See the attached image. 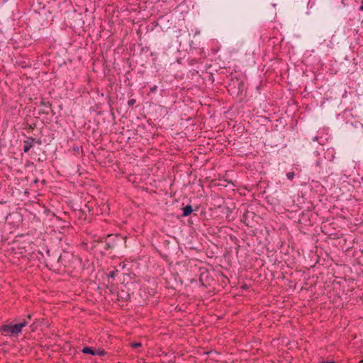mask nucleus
Segmentation results:
<instances>
[{"instance_id": "33", "label": "nucleus", "mask_w": 363, "mask_h": 363, "mask_svg": "<svg viewBox=\"0 0 363 363\" xmlns=\"http://www.w3.org/2000/svg\"><path fill=\"white\" fill-rule=\"evenodd\" d=\"M304 217H305V214H304V213H302V215H301V218H303H303H304Z\"/></svg>"}, {"instance_id": "18", "label": "nucleus", "mask_w": 363, "mask_h": 363, "mask_svg": "<svg viewBox=\"0 0 363 363\" xmlns=\"http://www.w3.org/2000/svg\"><path fill=\"white\" fill-rule=\"evenodd\" d=\"M294 175H295V174H294V172H288V173L286 174V177H287V179H289V180L292 181V180H293V179L294 178Z\"/></svg>"}, {"instance_id": "1", "label": "nucleus", "mask_w": 363, "mask_h": 363, "mask_svg": "<svg viewBox=\"0 0 363 363\" xmlns=\"http://www.w3.org/2000/svg\"><path fill=\"white\" fill-rule=\"evenodd\" d=\"M126 237L119 234H109L106 237L99 238L93 242L94 247H97L99 245L102 244L105 252L111 254L113 250H118L125 245Z\"/></svg>"}, {"instance_id": "22", "label": "nucleus", "mask_w": 363, "mask_h": 363, "mask_svg": "<svg viewBox=\"0 0 363 363\" xmlns=\"http://www.w3.org/2000/svg\"><path fill=\"white\" fill-rule=\"evenodd\" d=\"M80 149H82V147L78 146V145H74L72 147L73 151L77 152L79 151Z\"/></svg>"}, {"instance_id": "29", "label": "nucleus", "mask_w": 363, "mask_h": 363, "mask_svg": "<svg viewBox=\"0 0 363 363\" xmlns=\"http://www.w3.org/2000/svg\"><path fill=\"white\" fill-rule=\"evenodd\" d=\"M40 182H41L43 186L46 184V181L45 179H43Z\"/></svg>"}, {"instance_id": "21", "label": "nucleus", "mask_w": 363, "mask_h": 363, "mask_svg": "<svg viewBox=\"0 0 363 363\" xmlns=\"http://www.w3.org/2000/svg\"><path fill=\"white\" fill-rule=\"evenodd\" d=\"M38 114L39 115H41V114H49V111L48 110H45V109H42V110L39 111Z\"/></svg>"}, {"instance_id": "8", "label": "nucleus", "mask_w": 363, "mask_h": 363, "mask_svg": "<svg viewBox=\"0 0 363 363\" xmlns=\"http://www.w3.org/2000/svg\"><path fill=\"white\" fill-rule=\"evenodd\" d=\"M117 296L118 301L127 302L130 300V294L128 292H125L124 291H122L121 294L118 293Z\"/></svg>"}, {"instance_id": "10", "label": "nucleus", "mask_w": 363, "mask_h": 363, "mask_svg": "<svg viewBox=\"0 0 363 363\" xmlns=\"http://www.w3.org/2000/svg\"><path fill=\"white\" fill-rule=\"evenodd\" d=\"M181 209L182 211V213L181 215L182 217H187L190 216L194 211L193 207L190 204L182 207Z\"/></svg>"}, {"instance_id": "13", "label": "nucleus", "mask_w": 363, "mask_h": 363, "mask_svg": "<svg viewBox=\"0 0 363 363\" xmlns=\"http://www.w3.org/2000/svg\"><path fill=\"white\" fill-rule=\"evenodd\" d=\"M40 106H45L47 108H52V104L49 101H45L43 98L41 99L40 101Z\"/></svg>"}, {"instance_id": "14", "label": "nucleus", "mask_w": 363, "mask_h": 363, "mask_svg": "<svg viewBox=\"0 0 363 363\" xmlns=\"http://www.w3.org/2000/svg\"><path fill=\"white\" fill-rule=\"evenodd\" d=\"M238 82V94H241L245 87V83L242 81L237 80Z\"/></svg>"}, {"instance_id": "30", "label": "nucleus", "mask_w": 363, "mask_h": 363, "mask_svg": "<svg viewBox=\"0 0 363 363\" xmlns=\"http://www.w3.org/2000/svg\"><path fill=\"white\" fill-rule=\"evenodd\" d=\"M359 10L363 11V2H362V4L361 5V6L359 7Z\"/></svg>"}, {"instance_id": "31", "label": "nucleus", "mask_w": 363, "mask_h": 363, "mask_svg": "<svg viewBox=\"0 0 363 363\" xmlns=\"http://www.w3.org/2000/svg\"><path fill=\"white\" fill-rule=\"evenodd\" d=\"M27 319L30 320L31 319V315H27Z\"/></svg>"}, {"instance_id": "34", "label": "nucleus", "mask_w": 363, "mask_h": 363, "mask_svg": "<svg viewBox=\"0 0 363 363\" xmlns=\"http://www.w3.org/2000/svg\"><path fill=\"white\" fill-rule=\"evenodd\" d=\"M108 104L109 106H111L110 101H108Z\"/></svg>"}, {"instance_id": "28", "label": "nucleus", "mask_w": 363, "mask_h": 363, "mask_svg": "<svg viewBox=\"0 0 363 363\" xmlns=\"http://www.w3.org/2000/svg\"><path fill=\"white\" fill-rule=\"evenodd\" d=\"M39 182V179H35L34 181H33V184H36Z\"/></svg>"}, {"instance_id": "26", "label": "nucleus", "mask_w": 363, "mask_h": 363, "mask_svg": "<svg viewBox=\"0 0 363 363\" xmlns=\"http://www.w3.org/2000/svg\"><path fill=\"white\" fill-rule=\"evenodd\" d=\"M35 123L30 124V125H29L28 129L32 130L35 128Z\"/></svg>"}, {"instance_id": "36", "label": "nucleus", "mask_w": 363, "mask_h": 363, "mask_svg": "<svg viewBox=\"0 0 363 363\" xmlns=\"http://www.w3.org/2000/svg\"><path fill=\"white\" fill-rule=\"evenodd\" d=\"M108 104L109 106H111L110 101H108Z\"/></svg>"}, {"instance_id": "23", "label": "nucleus", "mask_w": 363, "mask_h": 363, "mask_svg": "<svg viewBox=\"0 0 363 363\" xmlns=\"http://www.w3.org/2000/svg\"><path fill=\"white\" fill-rule=\"evenodd\" d=\"M30 330L33 332L36 330L37 325H35V323H33L30 325Z\"/></svg>"}, {"instance_id": "11", "label": "nucleus", "mask_w": 363, "mask_h": 363, "mask_svg": "<svg viewBox=\"0 0 363 363\" xmlns=\"http://www.w3.org/2000/svg\"><path fill=\"white\" fill-rule=\"evenodd\" d=\"M219 208H221V212L223 215L225 216V218L230 220V215L232 213V209L228 206H219Z\"/></svg>"}, {"instance_id": "5", "label": "nucleus", "mask_w": 363, "mask_h": 363, "mask_svg": "<svg viewBox=\"0 0 363 363\" xmlns=\"http://www.w3.org/2000/svg\"><path fill=\"white\" fill-rule=\"evenodd\" d=\"M82 352L84 354H91V355H98L100 357H104L106 354V352L102 348L94 349V348H93L91 347H89V346L84 347Z\"/></svg>"}, {"instance_id": "4", "label": "nucleus", "mask_w": 363, "mask_h": 363, "mask_svg": "<svg viewBox=\"0 0 363 363\" xmlns=\"http://www.w3.org/2000/svg\"><path fill=\"white\" fill-rule=\"evenodd\" d=\"M352 128L349 131L350 136L354 139L363 140V124L356 121L351 124Z\"/></svg>"}, {"instance_id": "35", "label": "nucleus", "mask_w": 363, "mask_h": 363, "mask_svg": "<svg viewBox=\"0 0 363 363\" xmlns=\"http://www.w3.org/2000/svg\"><path fill=\"white\" fill-rule=\"evenodd\" d=\"M108 104L109 106H111L110 101H108Z\"/></svg>"}, {"instance_id": "32", "label": "nucleus", "mask_w": 363, "mask_h": 363, "mask_svg": "<svg viewBox=\"0 0 363 363\" xmlns=\"http://www.w3.org/2000/svg\"><path fill=\"white\" fill-rule=\"evenodd\" d=\"M43 160H43V159H41V158H38V162H43Z\"/></svg>"}, {"instance_id": "9", "label": "nucleus", "mask_w": 363, "mask_h": 363, "mask_svg": "<svg viewBox=\"0 0 363 363\" xmlns=\"http://www.w3.org/2000/svg\"><path fill=\"white\" fill-rule=\"evenodd\" d=\"M74 213L75 214V216H77L79 220L84 221L86 219V213L83 209L75 208L74 209Z\"/></svg>"}, {"instance_id": "2", "label": "nucleus", "mask_w": 363, "mask_h": 363, "mask_svg": "<svg viewBox=\"0 0 363 363\" xmlns=\"http://www.w3.org/2000/svg\"><path fill=\"white\" fill-rule=\"evenodd\" d=\"M28 324L26 319H23L21 323L16 324H4L0 326V333L4 336L17 337L22 333V330Z\"/></svg>"}, {"instance_id": "27", "label": "nucleus", "mask_w": 363, "mask_h": 363, "mask_svg": "<svg viewBox=\"0 0 363 363\" xmlns=\"http://www.w3.org/2000/svg\"><path fill=\"white\" fill-rule=\"evenodd\" d=\"M320 363H336L334 360H331V361H321L320 362Z\"/></svg>"}, {"instance_id": "17", "label": "nucleus", "mask_w": 363, "mask_h": 363, "mask_svg": "<svg viewBox=\"0 0 363 363\" xmlns=\"http://www.w3.org/2000/svg\"><path fill=\"white\" fill-rule=\"evenodd\" d=\"M118 269H114L108 273V277L109 278L113 279L116 277V275L118 274Z\"/></svg>"}, {"instance_id": "20", "label": "nucleus", "mask_w": 363, "mask_h": 363, "mask_svg": "<svg viewBox=\"0 0 363 363\" xmlns=\"http://www.w3.org/2000/svg\"><path fill=\"white\" fill-rule=\"evenodd\" d=\"M45 252H46V254L48 255V256H49V257L54 256L55 252H51V250L49 249H46Z\"/></svg>"}, {"instance_id": "6", "label": "nucleus", "mask_w": 363, "mask_h": 363, "mask_svg": "<svg viewBox=\"0 0 363 363\" xmlns=\"http://www.w3.org/2000/svg\"><path fill=\"white\" fill-rule=\"evenodd\" d=\"M72 255H69L68 252H65V255H60L57 257V263L60 266L66 267L69 262V257H72Z\"/></svg>"}, {"instance_id": "19", "label": "nucleus", "mask_w": 363, "mask_h": 363, "mask_svg": "<svg viewBox=\"0 0 363 363\" xmlns=\"http://www.w3.org/2000/svg\"><path fill=\"white\" fill-rule=\"evenodd\" d=\"M135 103H136V100L134 99H131L128 101V105L129 106H133Z\"/></svg>"}, {"instance_id": "3", "label": "nucleus", "mask_w": 363, "mask_h": 363, "mask_svg": "<svg viewBox=\"0 0 363 363\" xmlns=\"http://www.w3.org/2000/svg\"><path fill=\"white\" fill-rule=\"evenodd\" d=\"M161 250H158L159 254L164 259H167L169 255L171 252L176 250L178 248V245L176 242H171L169 240H163L162 242Z\"/></svg>"}, {"instance_id": "37", "label": "nucleus", "mask_w": 363, "mask_h": 363, "mask_svg": "<svg viewBox=\"0 0 363 363\" xmlns=\"http://www.w3.org/2000/svg\"><path fill=\"white\" fill-rule=\"evenodd\" d=\"M342 1V3H344V0H341Z\"/></svg>"}, {"instance_id": "7", "label": "nucleus", "mask_w": 363, "mask_h": 363, "mask_svg": "<svg viewBox=\"0 0 363 363\" xmlns=\"http://www.w3.org/2000/svg\"><path fill=\"white\" fill-rule=\"evenodd\" d=\"M34 140L33 137H27V140L23 141V151L27 153L33 146Z\"/></svg>"}, {"instance_id": "12", "label": "nucleus", "mask_w": 363, "mask_h": 363, "mask_svg": "<svg viewBox=\"0 0 363 363\" xmlns=\"http://www.w3.org/2000/svg\"><path fill=\"white\" fill-rule=\"evenodd\" d=\"M325 162V160H321V159H318L315 163V168L317 169L316 171L318 172V173H321L323 172V167H322V164H323V162Z\"/></svg>"}, {"instance_id": "24", "label": "nucleus", "mask_w": 363, "mask_h": 363, "mask_svg": "<svg viewBox=\"0 0 363 363\" xmlns=\"http://www.w3.org/2000/svg\"><path fill=\"white\" fill-rule=\"evenodd\" d=\"M157 86L156 85H153L152 86H150V91L154 93L157 91Z\"/></svg>"}, {"instance_id": "25", "label": "nucleus", "mask_w": 363, "mask_h": 363, "mask_svg": "<svg viewBox=\"0 0 363 363\" xmlns=\"http://www.w3.org/2000/svg\"><path fill=\"white\" fill-rule=\"evenodd\" d=\"M33 140H34V143H36L40 145H42V140L40 139H36V138H33Z\"/></svg>"}, {"instance_id": "16", "label": "nucleus", "mask_w": 363, "mask_h": 363, "mask_svg": "<svg viewBox=\"0 0 363 363\" xmlns=\"http://www.w3.org/2000/svg\"><path fill=\"white\" fill-rule=\"evenodd\" d=\"M130 347L133 349H137L142 347V344L140 342H132Z\"/></svg>"}, {"instance_id": "15", "label": "nucleus", "mask_w": 363, "mask_h": 363, "mask_svg": "<svg viewBox=\"0 0 363 363\" xmlns=\"http://www.w3.org/2000/svg\"><path fill=\"white\" fill-rule=\"evenodd\" d=\"M162 355H164V357H167V362L169 363H174L175 358H176L175 356H173L172 357H171V356L168 355V354L166 352H162Z\"/></svg>"}]
</instances>
